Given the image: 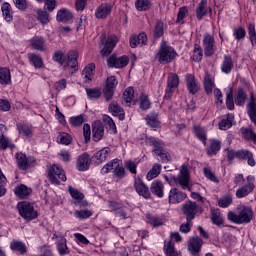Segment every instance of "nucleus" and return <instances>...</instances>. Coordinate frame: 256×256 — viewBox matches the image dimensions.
<instances>
[{"label": "nucleus", "instance_id": "25", "mask_svg": "<svg viewBox=\"0 0 256 256\" xmlns=\"http://www.w3.org/2000/svg\"><path fill=\"white\" fill-rule=\"evenodd\" d=\"M253 191H255V183H247L246 185L236 190V197L237 199H243L251 195Z\"/></svg>", "mask_w": 256, "mask_h": 256}, {"label": "nucleus", "instance_id": "3", "mask_svg": "<svg viewBox=\"0 0 256 256\" xmlns=\"http://www.w3.org/2000/svg\"><path fill=\"white\" fill-rule=\"evenodd\" d=\"M177 58V51L173 46L167 45V42L163 41L160 44L159 50L156 54V59L160 65H168V63H173Z\"/></svg>", "mask_w": 256, "mask_h": 256}, {"label": "nucleus", "instance_id": "40", "mask_svg": "<svg viewBox=\"0 0 256 256\" xmlns=\"http://www.w3.org/2000/svg\"><path fill=\"white\" fill-rule=\"evenodd\" d=\"M17 131L19 135H22L23 137H26L27 139L33 137V130L31 127L27 124L18 123L16 124Z\"/></svg>", "mask_w": 256, "mask_h": 256}, {"label": "nucleus", "instance_id": "48", "mask_svg": "<svg viewBox=\"0 0 256 256\" xmlns=\"http://www.w3.org/2000/svg\"><path fill=\"white\" fill-rule=\"evenodd\" d=\"M139 99H140L139 107L142 111H148V109H151V100H149V95L142 93Z\"/></svg>", "mask_w": 256, "mask_h": 256}, {"label": "nucleus", "instance_id": "9", "mask_svg": "<svg viewBox=\"0 0 256 256\" xmlns=\"http://www.w3.org/2000/svg\"><path fill=\"white\" fill-rule=\"evenodd\" d=\"M127 65H129V57L126 55L117 56V54H112L107 59L108 69H123V67H127Z\"/></svg>", "mask_w": 256, "mask_h": 256}, {"label": "nucleus", "instance_id": "29", "mask_svg": "<svg viewBox=\"0 0 256 256\" xmlns=\"http://www.w3.org/2000/svg\"><path fill=\"white\" fill-rule=\"evenodd\" d=\"M209 142L210 144L206 148V153L208 157H213L217 155L219 151H221V141L217 139H210Z\"/></svg>", "mask_w": 256, "mask_h": 256}, {"label": "nucleus", "instance_id": "45", "mask_svg": "<svg viewBox=\"0 0 256 256\" xmlns=\"http://www.w3.org/2000/svg\"><path fill=\"white\" fill-rule=\"evenodd\" d=\"M161 175V164H154L152 168L148 171L146 178L148 181L155 179Z\"/></svg>", "mask_w": 256, "mask_h": 256}, {"label": "nucleus", "instance_id": "30", "mask_svg": "<svg viewBox=\"0 0 256 256\" xmlns=\"http://www.w3.org/2000/svg\"><path fill=\"white\" fill-rule=\"evenodd\" d=\"M163 189H165V185H163V182L160 180H154L150 186L151 193L160 199L163 198L164 195Z\"/></svg>", "mask_w": 256, "mask_h": 256}, {"label": "nucleus", "instance_id": "50", "mask_svg": "<svg viewBox=\"0 0 256 256\" xmlns=\"http://www.w3.org/2000/svg\"><path fill=\"white\" fill-rule=\"evenodd\" d=\"M57 141L61 143V145H71L73 137L69 135V133L60 132L57 136Z\"/></svg>", "mask_w": 256, "mask_h": 256}, {"label": "nucleus", "instance_id": "57", "mask_svg": "<svg viewBox=\"0 0 256 256\" xmlns=\"http://www.w3.org/2000/svg\"><path fill=\"white\" fill-rule=\"evenodd\" d=\"M242 135L244 137V139H246V141H253V143H255L256 145V133L253 132L252 129L249 128H242Z\"/></svg>", "mask_w": 256, "mask_h": 256}, {"label": "nucleus", "instance_id": "62", "mask_svg": "<svg viewBox=\"0 0 256 256\" xmlns=\"http://www.w3.org/2000/svg\"><path fill=\"white\" fill-rule=\"evenodd\" d=\"M203 59V49L199 44L194 45L193 61L199 63Z\"/></svg>", "mask_w": 256, "mask_h": 256}, {"label": "nucleus", "instance_id": "20", "mask_svg": "<svg viewBox=\"0 0 256 256\" xmlns=\"http://www.w3.org/2000/svg\"><path fill=\"white\" fill-rule=\"evenodd\" d=\"M237 159H239V161H247V164L250 167H255L256 165L255 158L253 157V152L248 149L237 150Z\"/></svg>", "mask_w": 256, "mask_h": 256}, {"label": "nucleus", "instance_id": "1", "mask_svg": "<svg viewBox=\"0 0 256 256\" xmlns=\"http://www.w3.org/2000/svg\"><path fill=\"white\" fill-rule=\"evenodd\" d=\"M79 52L76 50L68 51L67 55L62 50H57L52 55V60L55 63H59L64 71H71V73H77L79 71Z\"/></svg>", "mask_w": 256, "mask_h": 256}, {"label": "nucleus", "instance_id": "33", "mask_svg": "<svg viewBox=\"0 0 256 256\" xmlns=\"http://www.w3.org/2000/svg\"><path fill=\"white\" fill-rule=\"evenodd\" d=\"M203 83L206 95H211L213 93V87H215V82L213 81V77H211L209 71L205 72Z\"/></svg>", "mask_w": 256, "mask_h": 256}, {"label": "nucleus", "instance_id": "17", "mask_svg": "<svg viewBox=\"0 0 256 256\" xmlns=\"http://www.w3.org/2000/svg\"><path fill=\"white\" fill-rule=\"evenodd\" d=\"M185 83L190 95H197L199 93V81L193 74H186Z\"/></svg>", "mask_w": 256, "mask_h": 256}, {"label": "nucleus", "instance_id": "56", "mask_svg": "<svg viewBox=\"0 0 256 256\" xmlns=\"http://www.w3.org/2000/svg\"><path fill=\"white\" fill-rule=\"evenodd\" d=\"M187 15H189V10L187 9V6L180 7L177 14L176 23L183 25V23H185L184 19L185 17H187Z\"/></svg>", "mask_w": 256, "mask_h": 256}, {"label": "nucleus", "instance_id": "22", "mask_svg": "<svg viewBox=\"0 0 256 256\" xmlns=\"http://www.w3.org/2000/svg\"><path fill=\"white\" fill-rule=\"evenodd\" d=\"M208 13L212 15L213 10L211 7H207V0H201L196 8V19L203 21V18L206 17Z\"/></svg>", "mask_w": 256, "mask_h": 256}, {"label": "nucleus", "instance_id": "13", "mask_svg": "<svg viewBox=\"0 0 256 256\" xmlns=\"http://www.w3.org/2000/svg\"><path fill=\"white\" fill-rule=\"evenodd\" d=\"M134 189L138 195L144 197V199H151V192L149 191V187L143 182L140 177L134 178Z\"/></svg>", "mask_w": 256, "mask_h": 256}, {"label": "nucleus", "instance_id": "21", "mask_svg": "<svg viewBox=\"0 0 256 256\" xmlns=\"http://www.w3.org/2000/svg\"><path fill=\"white\" fill-rule=\"evenodd\" d=\"M108 111L113 117H118L119 121H125V110L117 103L112 101L108 106Z\"/></svg>", "mask_w": 256, "mask_h": 256}, {"label": "nucleus", "instance_id": "36", "mask_svg": "<svg viewBox=\"0 0 256 256\" xmlns=\"http://www.w3.org/2000/svg\"><path fill=\"white\" fill-rule=\"evenodd\" d=\"M146 125L152 129H157L159 127V114L157 112H150L145 117Z\"/></svg>", "mask_w": 256, "mask_h": 256}, {"label": "nucleus", "instance_id": "15", "mask_svg": "<svg viewBox=\"0 0 256 256\" xmlns=\"http://www.w3.org/2000/svg\"><path fill=\"white\" fill-rule=\"evenodd\" d=\"M105 135V126L102 121L96 120L92 124V139L95 143H99Z\"/></svg>", "mask_w": 256, "mask_h": 256}, {"label": "nucleus", "instance_id": "46", "mask_svg": "<svg viewBox=\"0 0 256 256\" xmlns=\"http://www.w3.org/2000/svg\"><path fill=\"white\" fill-rule=\"evenodd\" d=\"M233 65V58H231V56L225 55L221 67L222 73L229 74V72L233 70Z\"/></svg>", "mask_w": 256, "mask_h": 256}, {"label": "nucleus", "instance_id": "4", "mask_svg": "<svg viewBox=\"0 0 256 256\" xmlns=\"http://www.w3.org/2000/svg\"><path fill=\"white\" fill-rule=\"evenodd\" d=\"M17 209L20 217H22L24 221H34V219L39 217V212L35 210V206L29 201L19 202L17 204Z\"/></svg>", "mask_w": 256, "mask_h": 256}, {"label": "nucleus", "instance_id": "43", "mask_svg": "<svg viewBox=\"0 0 256 256\" xmlns=\"http://www.w3.org/2000/svg\"><path fill=\"white\" fill-rule=\"evenodd\" d=\"M146 219H147V223L152 227H161V225L165 223V220L161 216L148 214L146 216Z\"/></svg>", "mask_w": 256, "mask_h": 256}, {"label": "nucleus", "instance_id": "47", "mask_svg": "<svg viewBox=\"0 0 256 256\" xmlns=\"http://www.w3.org/2000/svg\"><path fill=\"white\" fill-rule=\"evenodd\" d=\"M28 59L35 69H43V58L37 54H28Z\"/></svg>", "mask_w": 256, "mask_h": 256}, {"label": "nucleus", "instance_id": "41", "mask_svg": "<svg viewBox=\"0 0 256 256\" xmlns=\"http://www.w3.org/2000/svg\"><path fill=\"white\" fill-rule=\"evenodd\" d=\"M11 83V70L0 67V85H9Z\"/></svg>", "mask_w": 256, "mask_h": 256}, {"label": "nucleus", "instance_id": "63", "mask_svg": "<svg viewBox=\"0 0 256 256\" xmlns=\"http://www.w3.org/2000/svg\"><path fill=\"white\" fill-rule=\"evenodd\" d=\"M37 15H38V21L42 25H47V23H49V12L48 11L38 10Z\"/></svg>", "mask_w": 256, "mask_h": 256}, {"label": "nucleus", "instance_id": "26", "mask_svg": "<svg viewBox=\"0 0 256 256\" xmlns=\"http://www.w3.org/2000/svg\"><path fill=\"white\" fill-rule=\"evenodd\" d=\"M129 43L132 49H135L137 45H147V34L142 32L139 35H131Z\"/></svg>", "mask_w": 256, "mask_h": 256}, {"label": "nucleus", "instance_id": "35", "mask_svg": "<svg viewBox=\"0 0 256 256\" xmlns=\"http://www.w3.org/2000/svg\"><path fill=\"white\" fill-rule=\"evenodd\" d=\"M56 246L60 256L69 255L71 253L69 247L67 246V239L63 236H61L60 239L56 242Z\"/></svg>", "mask_w": 256, "mask_h": 256}, {"label": "nucleus", "instance_id": "34", "mask_svg": "<svg viewBox=\"0 0 256 256\" xmlns=\"http://www.w3.org/2000/svg\"><path fill=\"white\" fill-rule=\"evenodd\" d=\"M235 120V115L228 113L226 118H223L219 123L218 127L221 131H227V129H231L233 127V121Z\"/></svg>", "mask_w": 256, "mask_h": 256}, {"label": "nucleus", "instance_id": "42", "mask_svg": "<svg viewBox=\"0 0 256 256\" xmlns=\"http://www.w3.org/2000/svg\"><path fill=\"white\" fill-rule=\"evenodd\" d=\"M164 253L166 256H179V253L175 250V244L171 240L164 241Z\"/></svg>", "mask_w": 256, "mask_h": 256}, {"label": "nucleus", "instance_id": "52", "mask_svg": "<svg viewBox=\"0 0 256 256\" xmlns=\"http://www.w3.org/2000/svg\"><path fill=\"white\" fill-rule=\"evenodd\" d=\"M167 87L169 89H177L179 87V75L171 73L168 76Z\"/></svg>", "mask_w": 256, "mask_h": 256}, {"label": "nucleus", "instance_id": "18", "mask_svg": "<svg viewBox=\"0 0 256 256\" xmlns=\"http://www.w3.org/2000/svg\"><path fill=\"white\" fill-rule=\"evenodd\" d=\"M203 247V239L200 237H192L189 240L188 251L192 256H199Z\"/></svg>", "mask_w": 256, "mask_h": 256}, {"label": "nucleus", "instance_id": "24", "mask_svg": "<svg viewBox=\"0 0 256 256\" xmlns=\"http://www.w3.org/2000/svg\"><path fill=\"white\" fill-rule=\"evenodd\" d=\"M56 21H58V23H69V21H73V12L66 8L58 10Z\"/></svg>", "mask_w": 256, "mask_h": 256}, {"label": "nucleus", "instance_id": "8", "mask_svg": "<svg viewBox=\"0 0 256 256\" xmlns=\"http://www.w3.org/2000/svg\"><path fill=\"white\" fill-rule=\"evenodd\" d=\"M117 85H119V81H117V78L115 76H109L106 79V82L102 89L105 101L109 102L111 101V99H113V95H115V89L117 88Z\"/></svg>", "mask_w": 256, "mask_h": 256}, {"label": "nucleus", "instance_id": "64", "mask_svg": "<svg viewBox=\"0 0 256 256\" xmlns=\"http://www.w3.org/2000/svg\"><path fill=\"white\" fill-rule=\"evenodd\" d=\"M247 113L248 117L256 114V98L253 95L251 96V100L247 105Z\"/></svg>", "mask_w": 256, "mask_h": 256}, {"label": "nucleus", "instance_id": "37", "mask_svg": "<svg viewBox=\"0 0 256 256\" xmlns=\"http://www.w3.org/2000/svg\"><path fill=\"white\" fill-rule=\"evenodd\" d=\"M147 143L148 145H150V147H154L152 153L156 154L158 151H162L163 149H165V144L163 143V141L155 137L147 138Z\"/></svg>", "mask_w": 256, "mask_h": 256}, {"label": "nucleus", "instance_id": "32", "mask_svg": "<svg viewBox=\"0 0 256 256\" xmlns=\"http://www.w3.org/2000/svg\"><path fill=\"white\" fill-rule=\"evenodd\" d=\"M30 45L32 49H35V51H46L45 38H43L42 36H34L30 40Z\"/></svg>", "mask_w": 256, "mask_h": 256}, {"label": "nucleus", "instance_id": "23", "mask_svg": "<svg viewBox=\"0 0 256 256\" xmlns=\"http://www.w3.org/2000/svg\"><path fill=\"white\" fill-rule=\"evenodd\" d=\"M113 11V6L109 3H102L95 11L96 19H107Z\"/></svg>", "mask_w": 256, "mask_h": 256}, {"label": "nucleus", "instance_id": "19", "mask_svg": "<svg viewBox=\"0 0 256 256\" xmlns=\"http://www.w3.org/2000/svg\"><path fill=\"white\" fill-rule=\"evenodd\" d=\"M111 154V148L104 147L101 150L94 153L92 156V161L94 165H101V163H105L107 161V157Z\"/></svg>", "mask_w": 256, "mask_h": 256}, {"label": "nucleus", "instance_id": "27", "mask_svg": "<svg viewBox=\"0 0 256 256\" xmlns=\"http://www.w3.org/2000/svg\"><path fill=\"white\" fill-rule=\"evenodd\" d=\"M192 133L203 145H207V131H205V128L201 127V125H194L192 127Z\"/></svg>", "mask_w": 256, "mask_h": 256}, {"label": "nucleus", "instance_id": "12", "mask_svg": "<svg viewBox=\"0 0 256 256\" xmlns=\"http://www.w3.org/2000/svg\"><path fill=\"white\" fill-rule=\"evenodd\" d=\"M203 49L206 57H213L215 55V38L211 34H204L203 38Z\"/></svg>", "mask_w": 256, "mask_h": 256}, {"label": "nucleus", "instance_id": "14", "mask_svg": "<svg viewBox=\"0 0 256 256\" xmlns=\"http://www.w3.org/2000/svg\"><path fill=\"white\" fill-rule=\"evenodd\" d=\"M187 199V194L179 191L177 188H171L168 195V201L170 205H177V203H183Z\"/></svg>", "mask_w": 256, "mask_h": 256}, {"label": "nucleus", "instance_id": "31", "mask_svg": "<svg viewBox=\"0 0 256 256\" xmlns=\"http://www.w3.org/2000/svg\"><path fill=\"white\" fill-rule=\"evenodd\" d=\"M245 101H247V92L245 89L239 87L234 96V103L237 107H243Z\"/></svg>", "mask_w": 256, "mask_h": 256}, {"label": "nucleus", "instance_id": "2", "mask_svg": "<svg viewBox=\"0 0 256 256\" xmlns=\"http://www.w3.org/2000/svg\"><path fill=\"white\" fill-rule=\"evenodd\" d=\"M228 219L236 225H247L253 221V209L249 206H241L238 214L233 211L228 212Z\"/></svg>", "mask_w": 256, "mask_h": 256}, {"label": "nucleus", "instance_id": "38", "mask_svg": "<svg viewBox=\"0 0 256 256\" xmlns=\"http://www.w3.org/2000/svg\"><path fill=\"white\" fill-rule=\"evenodd\" d=\"M1 11L5 21L11 23L13 21V8H11V4L8 2L2 3Z\"/></svg>", "mask_w": 256, "mask_h": 256}, {"label": "nucleus", "instance_id": "51", "mask_svg": "<svg viewBox=\"0 0 256 256\" xmlns=\"http://www.w3.org/2000/svg\"><path fill=\"white\" fill-rule=\"evenodd\" d=\"M115 165L116 166L114 167V170L112 172L113 177L116 179H125V177L127 176V172H125V168L119 165V161Z\"/></svg>", "mask_w": 256, "mask_h": 256}, {"label": "nucleus", "instance_id": "53", "mask_svg": "<svg viewBox=\"0 0 256 256\" xmlns=\"http://www.w3.org/2000/svg\"><path fill=\"white\" fill-rule=\"evenodd\" d=\"M233 203V195L226 194L222 198L218 200V206H220L222 209H227L229 205Z\"/></svg>", "mask_w": 256, "mask_h": 256}, {"label": "nucleus", "instance_id": "16", "mask_svg": "<svg viewBox=\"0 0 256 256\" xmlns=\"http://www.w3.org/2000/svg\"><path fill=\"white\" fill-rule=\"evenodd\" d=\"M91 167V157L87 152L82 153L76 160V169L78 171H89Z\"/></svg>", "mask_w": 256, "mask_h": 256}, {"label": "nucleus", "instance_id": "60", "mask_svg": "<svg viewBox=\"0 0 256 256\" xmlns=\"http://www.w3.org/2000/svg\"><path fill=\"white\" fill-rule=\"evenodd\" d=\"M103 121L109 127L110 131H112L114 135H117V125H115V121H113V118L106 114L103 116Z\"/></svg>", "mask_w": 256, "mask_h": 256}, {"label": "nucleus", "instance_id": "39", "mask_svg": "<svg viewBox=\"0 0 256 256\" xmlns=\"http://www.w3.org/2000/svg\"><path fill=\"white\" fill-rule=\"evenodd\" d=\"M10 249L11 251H16L17 253H20V255H25V253H27V245H25L24 242L18 240H12V242L10 243Z\"/></svg>", "mask_w": 256, "mask_h": 256}, {"label": "nucleus", "instance_id": "5", "mask_svg": "<svg viewBox=\"0 0 256 256\" xmlns=\"http://www.w3.org/2000/svg\"><path fill=\"white\" fill-rule=\"evenodd\" d=\"M48 181L51 185H61V181L65 183L67 181V176L65 175V170L59 167L57 164H53L46 170Z\"/></svg>", "mask_w": 256, "mask_h": 256}, {"label": "nucleus", "instance_id": "59", "mask_svg": "<svg viewBox=\"0 0 256 256\" xmlns=\"http://www.w3.org/2000/svg\"><path fill=\"white\" fill-rule=\"evenodd\" d=\"M211 221L213 225H217L218 227L223 225V216H221V212L212 210L211 211Z\"/></svg>", "mask_w": 256, "mask_h": 256}, {"label": "nucleus", "instance_id": "11", "mask_svg": "<svg viewBox=\"0 0 256 256\" xmlns=\"http://www.w3.org/2000/svg\"><path fill=\"white\" fill-rule=\"evenodd\" d=\"M16 163L20 171H27L31 167H35V159L27 158V155L23 153H16Z\"/></svg>", "mask_w": 256, "mask_h": 256}, {"label": "nucleus", "instance_id": "58", "mask_svg": "<svg viewBox=\"0 0 256 256\" xmlns=\"http://www.w3.org/2000/svg\"><path fill=\"white\" fill-rule=\"evenodd\" d=\"M118 163H119V159H113L107 164H105L100 170L101 175H107L109 171H113V169L115 168V165H117Z\"/></svg>", "mask_w": 256, "mask_h": 256}, {"label": "nucleus", "instance_id": "55", "mask_svg": "<svg viewBox=\"0 0 256 256\" xmlns=\"http://www.w3.org/2000/svg\"><path fill=\"white\" fill-rule=\"evenodd\" d=\"M164 35V24L163 21L157 20L154 25V37L155 39H160Z\"/></svg>", "mask_w": 256, "mask_h": 256}, {"label": "nucleus", "instance_id": "54", "mask_svg": "<svg viewBox=\"0 0 256 256\" xmlns=\"http://www.w3.org/2000/svg\"><path fill=\"white\" fill-rule=\"evenodd\" d=\"M135 7L137 11H149L151 9V1L150 0H136Z\"/></svg>", "mask_w": 256, "mask_h": 256}, {"label": "nucleus", "instance_id": "44", "mask_svg": "<svg viewBox=\"0 0 256 256\" xmlns=\"http://www.w3.org/2000/svg\"><path fill=\"white\" fill-rule=\"evenodd\" d=\"M85 91L88 99H90L91 101L101 99V88H86Z\"/></svg>", "mask_w": 256, "mask_h": 256}, {"label": "nucleus", "instance_id": "61", "mask_svg": "<svg viewBox=\"0 0 256 256\" xmlns=\"http://www.w3.org/2000/svg\"><path fill=\"white\" fill-rule=\"evenodd\" d=\"M133 97H135V90L133 87H128L123 93V99L125 103H133Z\"/></svg>", "mask_w": 256, "mask_h": 256}, {"label": "nucleus", "instance_id": "6", "mask_svg": "<svg viewBox=\"0 0 256 256\" xmlns=\"http://www.w3.org/2000/svg\"><path fill=\"white\" fill-rule=\"evenodd\" d=\"M203 206L198 205L197 202H193L191 200L186 201L182 205V213L186 217V221H193L197 213H203Z\"/></svg>", "mask_w": 256, "mask_h": 256}, {"label": "nucleus", "instance_id": "28", "mask_svg": "<svg viewBox=\"0 0 256 256\" xmlns=\"http://www.w3.org/2000/svg\"><path fill=\"white\" fill-rule=\"evenodd\" d=\"M31 193H33V189L27 187V185L25 184H20L14 189V194L16 195V197H19V199H27V197H29Z\"/></svg>", "mask_w": 256, "mask_h": 256}, {"label": "nucleus", "instance_id": "49", "mask_svg": "<svg viewBox=\"0 0 256 256\" xmlns=\"http://www.w3.org/2000/svg\"><path fill=\"white\" fill-rule=\"evenodd\" d=\"M95 72V65L93 63L88 64L82 71L84 79L86 81H93V73Z\"/></svg>", "mask_w": 256, "mask_h": 256}, {"label": "nucleus", "instance_id": "7", "mask_svg": "<svg viewBox=\"0 0 256 256\" xmlns=\"http://www.w3.org/2000/svg\"><path fill=\"white\" fill-rule=\"evenodd\" d=\"M119 43V38L115 35H111L107 38V34L103 33L101 35V44H102V49H101V55L103 57H109L110 53H113V49H115V46Z\"/></svg>", "mask_w": 256, "mask_h": 256}, {"label": "nucleus", "instance_id": "10", "mask_svg": "<svg viewBox=\"0 0 256 256\" xmlns=\"http://www.w3.org/2000/svg\"><path fill=\"white\" fill-rule=\"evenodd\" d=\"M176 185L181 186L182 189H188L191 191V187L189 186V182L191 181V177L189 176V168L187 165H182L180 169V174L178 177H173Z\"/></svg>", "mask_w": 256, "mask_h": 256}]
</instances>
